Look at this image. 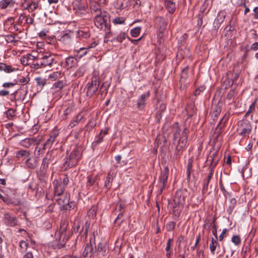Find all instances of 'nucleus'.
<instances>
[{"mask_svg":"<svg viewBox=\"0 0 258 258\" xmlns=\"http://www.w3.org/2000/svg\"><path fill=\"white\" fill-rule=\"evenodd\" d=\"M173 139L172 145L174 146L173 159L178 161L185 148L188 136V132L185 126L180 127L175 122L173 126Z\"/></svg>","mask_w":258,"mask_h":258,"instance_id":"nucleus-1","label":"nucleus"},{"mask_svg":"<svg viewBox=\"0 0 258 258\" xmlns=\"http://www.w3.org/2000/svg\"><path fill=\"white\" fill-rule=\"evenodd\" d=\"M54 183L55 184L54 200L61 208L70 209L71 207L69 206V195L67 192H63V187L59 184L58 179H55Z\"/></svg>","mask_w":258,"mask_h":258,"instance_id":"nucleus-2","label":"nucleus"},{"mask_svg":"<svg viewBox=\"0 0 258 258\" xmlns=\"http://www.w3.org/2000/svg\"><path fill=\"white\" fill-rule=\"evenodd\" d=\"M185 194L181 190H178L175 194L173 202L169 203V205L173 209L175 215L179 214L181 211L185 203Z\"/></svg>","mask_w":258,"mask_h":258,"instance_id":"nucleus-3","label":"nucleus"},{"mask_svg":"<svg viewBox=\"0 0 258 258\" xmlns=\"http://www.w3.org/2000/svg\"><path fill=\"white\" fill-rule=\"evenodd\" d=\"M109 18V14L105 11H103L101 14L95 15V25L98 28L102 29L103 26H105V30H110Z\"/></svg>","mask_w":258,"mask_h":258,"instance_id":"nucleus-4","label":"nucleus"},{"mask_svg":"<svg viewBox=\"0 0 258 258\" xmlns=\"http://www.w3.org/2000/svg\"><path fill=\"white\" fill-rule=\"evenodd\" d=\"M80 154L77 149H75L71 153L70 155L66 157V160L63 163L62 168L67 170L69 168L76 165L80 159Z\"/></svg>","mask_w":258,"mask_h":258,"instance_id":"nucleus-5","label":"nucleus"},{"mask_svg":"<svg viewBox=\"0 0 258 258\" xmlns=\"http://www.w3.org/2000/svg\"><path fill=\"white\" fill-rule=\"evenodd\" d=\"M251 130V125L248 120L242 119L238 122L237 131L240 136L243 137L248 136Z\"/></svg>","mask_w":258,"mask_h":258,"instance_id":"nucleus-6","label":"nucleus"},{"mask_svg":"<svg viewBox=\"0 0 258 258\" xmlns=\"http://www.w3.org/2000/svg\"><path fill=\"white\" fill-rule=\"evenodd\" d=\"M99 79L96 77H93L91 81L88 82L86 86V95L88 97H91L98 90L99 86Z\"/></svg>","mask_w":258,"mask_h":258,"instance_id":"nucleus-7","label":"nucleus"},{"mask_svg":"<svg viewBox=\"0 0 258 258\" xmlns=\"http://www.w3.org/2000/svg\"><path fill=\"white\" fill-rule=\"evenodd\" d=\"M54 60V55L48 52L42 53L40 58V65L42 68L51 66Z\"/></svg>","mask_w":258,"mask_h":258,"instance_id":"nucleus-8","label":"nucleus"},{"mask_svg":"<svg viewBox=\"0 0 258 258\" xmlns=\"http://www.w3.org/2000/svg\"><path fill=\"white\" fill-rule=\"evenodd\" d=\"M150 93L148 91L146 93L142 94L138 99L137 101V107L138 109L143 110L145 108L146 104V99L149 97Z\"/></svg>","mask_w":258,"mask_h":258,"instance_id":"nucleus-9","label":"nucleus"},{"mask_svg":"<svg viewBox=\"0 0 258 258\" xmlns=\"http://www.w3.org/2000/svg\"><path fill=\"white\" fill-rule=\"evenodd\" d=\"M51 155L47 153L45 157L43 159L42 164L40 167V176H44L45 169L48 167L49 164L51 161Z\"/></svg>","mask_w":258,"mask_h":258,"instance_id":"nucleus-10","label":"nucleus"},{"mask_svg":"<svg viewBox=\"0 0 258 258\" xmlns=\"http://www.w3.org/2000/svg\"><path fill=\"white\" fill-rule=\"evenodd\" d=\"M58 136V134L56 133H52L49 139H48L46 142L43 144V147H42V151L43 152L44 150H45V148L49 147V148L51 147V146L52 145L53 143L55 142L57 143L58 141H56V138Z\"/></svg>","mask_w":258,"mask_h":258,"instance_id":"nucleus-11","label":"nucleus"},{"mask_svg":"<svg viewBox=\"0 0 258 258\" xmlns=\"http://www.w3.org/2000/svg\"><path fill=\"white\" fill-rule=\"evenodd\" d=\"M27 93V87H21L19 90L15 91L17 96V100L24 101Z\"/></svg>","mask_w":258,"mask_h":258,"instance_id":"nucleus-12","label":"nucleus"},{"mask_svg":"<svg viewBox=\"0 0 258 258\" xmlns=\"http://www.w3.org/2000/svg\"><path fill=\"white\" fill-rule=\"evenodd\" d=\"M90 7L92 14L94 15H100L103 12L101 10V5L97 2L92 3Z\"/></svg>","mask_w":258,"mask_h":258,"instance_id":"nucleus-13","label":"nucleus"},{"mask_svg":"<svg viewBox=\"0 0 258 258\" xmlns=\"http://www.w3.org/2000/svg\"><path fill=\"white\" fill-rule=\"evenodd\" d=\"M194 161V159L192 157L190 158L188 160V162H187V170H186L187 177H189L191 175H192L194 177L196 176V175L194 173V170L192 169Z\"/></svg>","mask_w":258,"mask_h":258,"instance_id":"nucleus-14","label":"nucleus"},{"mask_svg":"<svg viewBox=\"0 0 258 258\" xmlns=\"http://www.w3.org/2000/svg\"><path fill=\"white\" fill-rule=\"evenodd\" d=\"M36 141V138H29L21 140L19 144L25 148H28Z\"/></svg>","mask_w":258,"mask_h":258,"instance_id":"nucleus-15","label":"nucleus"},{"mask_svg":"<svg viewBox=\"0 0 258 258\" xmlns=\"http://www.w3.org/2000/svg\"><path fill=\"white\" fill-rule=\"evenodd\" d=\"M15 157L18 159L21 158L27 159L30 155L29 151L26 150H20L15 152Z\"/></svg>","mask_w":258,"mask_h":258,"instance_id":"nucleus-16","label":"nucleus"},{"mask_svg":"<svg viewBox=\"0 0 258 258\" xmlns=\"http://www.w3.org/2000/svg\"><path fill=\"white\" fill-rule=\"evenodd\" d=\"M66 65L69 68L76 67L78 65V59L72 56H70L66 59Z\"/></svg>","mask_w":258,"mask_h":258,"instance_id":"nucleus-17","label":"nucleus"},{"mask_svg":"<svg viewBox=\"0 0 258 258\" xmlns=\"http://www.w3.org/2000/svg\"><path fill=\"white\" fill-rule=\"evenodd\" d=\"M77 36L81 39H87L90 36V32L88 28H85L78 31Z\"/></svg>","mask_w":258,"mask_h":258,"instance_id":"nucleus-18","label":"nucleus"},{"mask_svg":"<svg viewBox=\"0 0 258 258\" xmlns=\"http://www.w3.org/2000/svg\"><path fill=\"white\" fill-rule=\"evenodd\" d=\"M165 7L169 13H173L176 10V5L172 0H165Z\"/></svg>","mask_w":258,"mask_h":258,"instance_id":"nucleus-19","label":"nucleus"},{"mask_svg":"<svg viewBox=\"0 0 258 258\" xmlns=\"http://www.w3.org/2000/svg\"><path fill=\"white\" fill-rule=\"evenodd\" d=\"M156 23L159 27L160 31L162 32L165 29L167 25L166 22L162 17L158 16L156 18Z\"/></svg>","mask_w":258,"mask_h":258,"instance_id":"nucleus-20","label":"nucleus"},{"mask_svg":"<svg viewBox=\"0 0 258 258\" xmlns=\"http://www.w3.org/2000/svg\"><path fill=\"white\" fill-rule=\"evenodd\" d=\"M226 17V12L224 11H220L215 20V23L219 27L223 22Z\"/></svg>","mask_w":258,"mask_h":258,"instance_id":"nucleus-21","label":"nucleus"},{"mask_svg":"<svg viewBox=\"0 0 258 258\" xmlns=\"http://www.w3.org/2000/svg\"><path fill=\"white\" fill-rule=\"evenodd\" d=\"M37 161L35 159H32L30 158V156L27 159L25 162V165L27 168L34 169L37 166Z\"/></svg>","mask_w":258,"mask_h":258,"instance_id":"nucleus-22","label":"nucleus"},{"mask_svg":"<svg viewBox=\"0 0 258 258\" xmlns=\"http://www.w3.org/2000/svg\"><path fill=\"white\" fill-rule=\"evenodd\" d=\"M15 2L14 0H2L0 2V8L6 9L8 7H13Z\"/></svg>","mask_w":258,"mask_h":258,"instance_id":"nucleus-23","label":"nucleus"},{"mask_svg":"<svg viewBox=\"0 0 258 258\" xmlns=\"http://www.w3.org/2000/svg\"><path fill=\"white\" fill-rule=\"evenodd\" d=\"M16 69L13 68L12 66L7 65L6 63L0 62V71H4L7 73H9L14 72Z\"/></svg>","mask_w":258,"mask_h":258,"instance_id":"nucleus-24","label":"nucleus"},{"mask_svg":"<svg viewBox=\"0 0 258 258\" xmlns=\"http://www.w3.org/2000/svg\"><path fill=\"white\" fill-rule=\"evenodd\" d=\"M5 219L8 224L11 226H14L17 224V220L16 218L9 214H6L5 215Z\"/></svg>","mask_w":258,"mask_h":258,"instance_id":"nucleus-25","label":"nucleus"},{"mask_svg":"<svg viewBox=\"0 0 258 258\" xmlns=\"http://www.w3.org/2000/svg\"><path fill=\"white\" fill-rule=\"evenodd\" d=\"M126 37V34L125 33L121 32L118 34L117 36L110 40V42L113 43L115 41H116L119 43H121L123 40L125 39Z\"/></svg>","mask_w":258,"mask_h":258,"instance_id":"nucleus-26","label":"nucleus"},{"mask_svg":"<svg viewBox=\"0 0 258 258\" xmlns=\"http://www.w3.org/2000/svg\"><path fill=\"white\" fill-rule=\"evenodd\" d=\"M84 118V116L82 115L81 113H79L77 116L76 117L75 119L72 121L70 124L69 126L71 128L76 126L79 122L81 121V120Z\"/></svg>","mask_w":258,"mask_h":258,"instance_id":"nucleus-27","label":"nucleus"},{"mask_svg":"<svg viewBox=\"0 0 258 258\" xmlns=\"http://www.w3.org/2000/svg\"><path fill=\"white\" fill-rule=\"evenodd\" d=\"M106 250L104 245L102 243H99L97 245V254L100 257H103L105 255Z\"/></svg>","mask_w":258,"mask_h":258,"instance_id":"nucleus-28","label":"nucleus"},{"mask_svg":"<svg viewBox=\"0 0 258 258\" xmlns=\"http://www.w3.org/2000/svg\"><path fill=\"white\" fill-rule=\"evenodd\" d=\"M87 49L85 47L80 48L79 49L76 50V55L79 58H81L87 54Z\"/></svg>","mask_w":258,"mask_h":258,"instance_id":"nucleus-29","label":"nucleus"},{"mask_svg":"<svg viewBox=\"0 0 258 258\" xmlns=\"http://www.w3.org/2000/svg\"><path fill=\"white\" fill-rule=\"evenodd\" d=\"M217 239L212 238L211 240V242L210 243V245H209L211 253L213 254H214L216 248L218 245V242H217Z\"/></svg>","mask_w":258,"mask_h":258,"instance_id":"nucleus-30","label":"nucleus"},{"mask_svg":"<svg viewBox=\"0 0 258 258\" xmlns=\"http://www.w3.org/2000/svg\"><path fill=\"white\" fill-rule=\"evenodd\" d=\"M20 61L23 66L30 65V64H31V60L30 59L29 54H27V55L22 56Z\"/></svg>","mask_w":258,"mask_h":258,"instance_id":"nucleus-31","label":"nucleus"},{"mask_svg":"<svg viewBox=\"0 0 258 258\" xmlns=\"http://www.w3.org/2000/svg\"><path fill=\"white\" fill-rule=\"evenodd\" d=\"M217 153L216 152L211 154L208 158V161H211V164L216 166L218 162V158H216Z\"/></svg>","mask_w":258,"mask_h":258,"instance_id":"nucleus-32","label":"nucleus"},{"mask_svg":"<svg viewBox=\"0 0 258 258\" xmlns=\"http://www.w3.org/2000/svg\"><path fill=\"white\" fill-rule=\"evenodd\" d=\"M38 7V2H32L28 4L26 9L31 12H34Z\"/></svg>","mask_w":258,"mask_h":258,"instance_id":"nucleus-33","label":"nucleus"},{"mask_svg":"<svg viewBox=\"0 0 258 258\" xmlns=\"http://www.w3.org/2000/svg\"><path fill=\"white\" fill-rule=\"evenodd\" d=\"M141 28L140 27H136L131 30V34L134 37H137L140 33Z\"/></svg>","mask_w":258,"mask_h":258,"instance_id":"nucleus-34","label":"nucleus"},{"mask_svg":"<svg viewBox=\"0 0 258 258\" xmlns=\"http://www.w3.org/2000/svg\"><path fill=\"white\" fill-rule=\"evenodd\" d=\"M103 137L104 136L102 135V131H101L100 132L99 134L97 136V139L96 141H95L94 142H93V144L94 145H96L98 144L101 143L103 141Z\"/></svg>","mask_w":258,"mask_h":258,"instance_id":"nucleus-35","label":"nucleus"},{"mask_svg":"<svg viewBox=\"0 0 258 258\" xmlns=\"http://www.w3.org/2000/svg\"><path fill=\"white\" fill-rule=\"evenodd\" d=\"M231 241L235 245H238L241 243V239L238 235H234L231 238Z\"/></svg>","mask_w":258,"mask_h":258,"instance_id":"nucleus-36","label":"nucleus"},{"mask_svg":"<svg viewBox=\"0 0 258 258\" xmlns=\"http://www.w3.org/2000/svg\"><path fill=\"white\" fill-rule=\"evenodd\" d=\"M98 45V43L94 40H92L91 42H88L86 44V48L89 49L95 47Z\"/></svg>","mask_w":258,"mask_h":258,"instance_id":"nucleus-37","label":"nucleus"},{"mask_svg":"<svg viewBox=\"0 0 258 258\" xmlns=\"http://www.w3.org/2000/svg\"><path fill=\"white\" fill-rule=\"evenodd\" d=\"M125 20V19L123 17H117L113 20V23L114 24H122L124 23Z\"/></svg>","mask_w":258,"mask_h":258,"instance_id":"nucleus-38","label":"nucleus"},{"mask_svg":"<svg viewBox=\"0 0 258 258\" xmlns=\"http://www.w3.org/2000/svg\"><path fill=\"white\" fill-rule=\"evenodd\" d=\"M37 85L43 87L46 84V80L41 78H37L35 79Z\"/></svg>","mask_w":258,"mask_h":258,"instance_id":"nucleus-39","label":"nucleus"},{"mask_svg":"<svg viewBox=\"0 0 258 258\" xmlns=\"http://www.w3.org/2000/svg\"><path fill=\"white\" fill-rule=\"evenodd\" d=\"M42 54H38L37 55H34L32 54H29L30 59L31 61L33 60H36L37 61H39L40 60V58Z\"/></svg>","mask_w":258,"mask_h":258,"instance_id":"nucleus-40","label":"nucleus"},{"mask_svg":"<svg viewBox=\"0 0 258 258\" xmlns=\"http://www.w3.org/2000/svg\"><path fill=\"white\" fill-rule=\"evenodd\" d=\"M30 66L31 68H33V69H34L36 70L42 68V66L40 65V61H37L36 63H33L32 62H31V64H30Z\"/></svg>","mask_w":258,"mask_h":258,"instance_id":"nucleus-41","label":"nucleus"},{"mask_svg":"<svg viewBox=\"0 0 258 258\" xmlns=\"http://www.w3.org/2000/svg\"><path fill=\"white\" fill-rule=\"evenodd\" d=\"M175 223L174 222H168L166 226V228L167 231H171L175 228Z\"/></svg>","mask_w":258,"mask_h":258,"instance_id":"nucleus-42","label":"nucleus"},{"mask_svg":"<svg viewBox=\"0 0 258 258\" xmlns=\"http://www.w3.org/2000/svg\"><path fill=\"white\" fill-rule=\"evenodd\" d=\"M19 246L22 250H26L28 248V244L25 241L22 240L19 243Z\"/></svg>","mask_w":258,"mask_h":258,"instance_id":"nucleus-43","label":"nucleus"},{"mask_svg":"<svg viewBox=\"0 0 258 258\" xmlns=\"http://www.w3.org/2000/svg\"><path fill=\"white\" fill-rule=\"evenodd\" d=\"M0 199L7 204H10L12 203L11 200L8 196H4L0 194Z\"/></svg>","mask_w":258,"mask_h":258,"instance_id":"nucleus-44","label":"nucleus"},{"mask_svg":"<svg viewBox=\"0 0 258 258\" xmlns=\"http://www.w3.org/2000/svg\"><path fill=\"white\" fill-rule=\"evenodd\" d=\"M155 99H156L157 101L159 103H160V108H161V110L162 111H164L165 109V108H166V106H165V105L163 102H161L160 100H159V98H158V97L157 96V92H156V95H155Z\"/></svg>","mask_w":258,"mask_h":258,"instance_id":"nucleus-45","label":"nucleus"},{"mask_svg":"<svg viewBox=\"0 0 258 258\" xmlns=\"http://www.w3.org/2000/svg\"><path fill=\"white\" fill-rule=\"evenodd\" d=\"M254 109H255V103L253 102L249 106L248 111L245 114V116H247L250 113H252L254 110Z\"/></svg>","mask_w":258,"mask_h":258,"instance_id":"nucleus-46","label":"nucleus"},{"mask_svg":"<svg viewBox=\"0 0 258 258\" xmlns=\"http://www.w3.org/2000/svg\"><path fill=\"white\" fill-rule=\"evenodd\" d=\"M16 110H14L12 108H10L7 111V115L8 117H14L15 116Z\"/></svg>","mask_w":258,"mask_h":258,"instance_id":"nucleus-47","label":"nucleus"},{"mask_svg":"<svg viewBox=\"0 0 258 258\" xmlns=\"http://www.w3.org/2000/svg\"><path fill=\"white\" fill-rule=\"evenodd\" d=\"M53 86L56 89H61L63 87V83L62 81H58L54 84Z\"/></svg>","mask_w":258,"mask_h":258,"instance_id":"nucleus-48","label":"nucleus"},{"mask_svg":"<svg viewBox=\"0 0 258 258\" xmlns=\"http://www.w3.org/2000/svg\"><path fill=\"white\" fill-rule=\"evenodd\" d=\"M29 81L30 78L28 77L21 78L18 80L19 83L23 84H27Z\"/></svg>","mask_w":258,"mask_h":258,"instance_id":"nucleus-49","label":"nucleus"},{"mask_svg":"<svg viewBox=\"0 0 258 258\" xmlns=\"http://www.w3.org/2000/svg\"><path fill=\"white\" fill-rule=\"evenodd\" d=\"M201 240V236L200 234H199L197 236V238H196V242H195V244L193 246H191V249L192 250H195V248L198 245L200 241Z\"/></svg>","mask_w":258,"mask_h":258,"instance_id":"nucleus-50","label":"nucleus"},{"mask_svg":"<svg viewBox=\"0 0 258 258\" xmlns=\"http://www.w3.org/2000/svg\"><path fill=\"white\" fill-rule=\"evenodd\" d=\"M228 230L227 229H224L219 236V240L222 241L224 238L226 236V233Z\"/></svg>","mask_w":258,"mask_h":258,"instance_id":"nucleus-51","label":"nucleus"},{"mask_svg":"<svg viewBox=\"0 0 258 258\" xmlns=\"http://www.w3.org/2000/svg\"><path fill=\"white\" fill-rule=\"evenodd\" d=\"M99 92L102 96H105L107 94V89L106 88H104L103 84L101 86L99 90Z\"/></svg>","mask_w":258,"mask_h":258,"instance_id":"nucleus-52","label":"nucleus"},{"mask_svg":"<svg viewBox=\"0 0 258 258\" xmlns=\"http://www.w3.org/2000/svg\"><path fill=\"white\" fill-rule=\"evenodd\" d=\"M204 17V14H199L198 15L199 20L198 21V25L199 26H201L203 25V18Z\"/></svg>","mask_w":258,"mask_h":258,"instance_id":"nucleus-53","label":"nucleus"},{"mask_svg":"<svg viewBox=\"0 0 258 258\" xmlns=\"http://www.w3.org/2000/svg\"><path fill=\"white\" fill-rule=\"evenodd\" d=\"M91 251V247L89 245H87L83 251V255L84 256H87L88 254V252Z\"/></svg>","mask_w":258,"mask_h":258,"instance_id":"nucleus-54","label":"nucleus"},{"mask_svg":"<svg viewBox=\"0 0 258 258\" xmlns=\"http://www.w3.org/2000/svg\"><path fill=\"white\" fill-rule=\"evenodd\" d=\"M59 74L57 72L53 73L49 76V78L52 80H55L57 79Z\"/></svg>","mask_w":258,"mask_h":258,"instance_id":"nucleus-55","label":"nucleus"},{"mask_svg":"<svg viewBox=\"0 0 258 258\" xmlns=\"http://www.w3.org/2000/svg\"><path fill=\"white\" fill-rule=\"evenodd\" d=\"M172 241V239L170 238L168 240V241H167V245H166V250L167 251V252H168L169 251L170 249V247H171V242Z\"/></svg>","mask_w":258,"mask_h":258,"instance_id":"nucleus-56","label":"nucleus"},{"mask_svg":"<svg viewBox=\"0 0 258 258\" xmlns=\"http://www.w3.org/2000/svg\"><path fill=\"white\" fill-rule=\"evenodd\" d=\"M66 228H67L66 225L64 223L61 224L60 225V231H59V233L62 234L63 233H64L66 231Z\"/></svg>","mask_w":258,"mask_h":258,"instance_id":"nucleus-57","label":"nucleus"},{"mask_svg":"<svg viewBox=\"0 0 258 258\" xmlns=\"http://www.w3.org/2000/svg\"><path fill=\"white\" fill-rule=\"evenodd\" d=\"M229 116L226 115V114L223 117V118L221 119L219 123H225L228 119Z\"/></svg>","mask_w":258,"mask_h":258,"instance_id":"nucleus-58","label":"nucleus"},{"mask_svg":"<svg viewBox=\"0 0 258 258\" xmlns=\"http://www.w3.org/2000/svg\"><path fill=\"white\" fill-rule=\"evenodd\" d=\"M48 32V31L42 30L41 32H40V33H39V35L40 37L44 38L46 36L47 33Z\"/></svg>","mask_w":258,"mask_h":258,"instance_id":"nucleus-59","label":"nucleus"},{"mask_svg":"<svg viewBox=\"0 0 258 258\" xmlns=\"http://www.w3.org/2000/svg\"><path fill=\"white\" fill-rule=\"evenodd\" d=\"M9 94V92L7 90H1L0 91V96H6Z\"/></svg>","mask_w":258,"mask_h":258,"instance_id":"nucleus-60","label":"nucleus"},{"mask_svg":"<svg viewBox=\"0 0 258 258\" xmlns=\"http://www.w3.org/2000/svg\"><path fill=\"white\" fill-rule=\"evenodd\" d=\"M15 85L14 83L11 82L5 83L3 84V86L5 88H9L10 87L13 86Z\"/></svg>","mask_w":258,"mask_h":258,"instance_id":"nucleus-61","label":"nucleus"},{"mask_svg":"<svg viewBox=\"0 0 258 258\" xmlns=\"http://www.w3.org/2000/svg\"><path fill=\"white\" fill-rule=\"evenodd\" d=\"M251 49L254 50L258 49V42L253 43L251 46Z\"/></svg>","mask_w":258,"mask_h":258,"instance_id":"nucleus-62","label":"nucleus"},{"mask_svg":"<svg viewBox=\"0 0 258 258\" xmlns=\"http://www.w3.org/2000/svg\"><path fill=\"white\" fill-rule=\"evenodd\" d=\"M253 11L254 13L255 19H258V7L254 8Z\"/></svg>","mask_w":258,"mask_h":258,"instance_id":"nucleus-63","label":"nucleus"},{"mask_svg":"<svg viewBox=\"0 0 258 258\" xmlns=\"http://www.w3.org/2000/svg\"><path fill=\"white\" fill-rule=\"evenodd\" d=\"M33 256L31 252L26 253L23 256V258H33Z\"/></svg>","mask_w":258,"mask_h":258,"instance_id":"nucleus-64","label":"nucleus"}]
</instances>
